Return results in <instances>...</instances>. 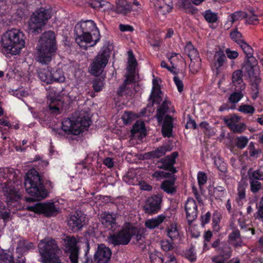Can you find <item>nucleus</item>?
Segmentation results:
<instances>
[{"instance_id":"1","label":"nucleus","mask_w":263,"mask_h":263,"mask_svg":"<svg viewBox=\"0 0 263 263\" xmlns=\"http://www.w3.org/2000/svg\"><path fill=\"white\" fill-rule=\"evenodd\" d=\"M75 40L80 48L86 50L96 45L100 39L99 31L92 20L81 21L75 26Z\"/></svg>"},{"instance_id":"2","label":"nucleus","mask_w":263,"mask_h":263,"mask_svg":"<svg viewBox=\"0 0 263 263\" xmlns=\"http://www.w3.org/2000/svg\"><path fill=\"white\" fill-rule=\"evenodd\" d=\"M24 185L27 193L32 196L26 198L27 201L41 200L47 196L48 193L42 182L41 177L35 169H31L27 173Z\"/></svg>"},{"instance_id":"3","label":"nucleus","mask_w":263,"mask_h":263,"mask_svg":"<svg viewBox=\"0 0 263 263\" xmlns=\"http://www.w3.org/2000/svg\"><path fill=\"white\" fill-rule=\"evenodd\" d=\"M36 49V60L42 64H48L51 61L57 49L54 33L49 31L42 34Z\"/></svg>"},{"instance_id":"4","label":"nucleus","mask_w":263,"mask_h":263,"mask_svg":"<svg viewBox=\"0 0 263 263\" xmlns=\"http://www.w3.org/2000/svg\"><path fill=\"white\" fill-rule=\"evenodd\" d=\"M1 43L7 53L16 55L25 46L24 34L16 29L8 30L3 35Z\"/></svg>"},{"instance_id":"5","label":"nucleus","mask_w":263,"mask_h":263,"mask_svg":"<svg viewBox=\"0 0 263 263\" xmlns=\"http://www.w3.org/2000/svg\"><path fill=\"white\" fill-rule=\"evenodd\" d=\"M38 248L43 263H61L58 256L60 250L52 238L46 237L40 240Z\"/></svg>"},{"instance_id":"6","label":"nucleus","mask_w":263,"mask_h":263,"mask_svg":"<svg viewBox=\"0 0 263 263\" xmlns=\"http://www.w3.org/2000/svg\"><path fill=\"white\" fill-rule=\"evenodd\" d=\"M250 62H244L242 69L245 76L249 78L253 98L256 99L259 93V85L261 82L260 72L256 59H251Z\"/></svg>"},{"instance_id":"7","label":"nucleus","mask_w":263,"mask_h":263,"mask_svg":"<svg viewBox=\"0 0 263 263\" xmlns=\"http://www.w3.org/2000/svg\"><path fill=\"white\" fill-rule=\"evenodd\" d=\"M128 55L127 73L125 76L126 79L117 91V94L120 96L124 95L130 96L132 95L133 83L135 81L137 61L132 51H128Z\"/></svg>"},{"instance_id":"8","label":"nucleus","mask_w":263,"mask_h":263,"mask_svg":"<svg viewBox=\"0 0 263 263\" xmlns=\"http://www.w3.org/2000/svg\"><path fill=\"white\" fill-rule=\"evenodd\" d=\"M50 11L41 8L33 13L28 23V31L29 33L39 34L48 20L51 17Z\"/></svg>"},{"instance_id":"9","label":"nucleus","mask_w":263,"mask_h":263,"mask_svg":"<svg viewBox=\"0 0 263 263\" xmlns=\"http://www.w3.org/2000/svg\"><path fill=\"white\" fill-rule=\"evenodd\" d=\"M90 120L88 117H78L75 120L65 119L62 123V129L67 134L78 135L90 125Z\"/></svg>"},{"instance_id":"10","label":"nucleus","mask_w":263,"mask_h":263,"mask_svg":"<svg viewBox=\"0 0 263 263\" xmlns=\"http://www.w3.org/2000/svg\"><path fill=\"white\" fill-rule=\"evenodd\" d=\"M110 49L103 46L90 65V72L94 76L99 75L108 63L110 57Z\"/></svg>"},{"instance_id":"11","label":"nucleus","mask_w":263,"mask_h":263,"mask_svg":"<svg viewBox=\"0 0 263 263\" xmlns=\"http://www.w3.org/2000/svg\"><path fill=\"white\" fill-rule=\"evenodd\" d=\"M11 176H13L14 175L13 174H11L9 176L7 175L6 177H3V179H2V178H0L1 188L9 202L17 201L20 198L18 189H16L13 185L10 178Z\"/></svg>"},{"instance_id":"12","label":"nucleus","mask_w":263,"mask_h":263,"mask_svg":"<svg viewBox=\"0 0 263 263\" xmlns=\"http://www.w3.org/2000/svg\"><path fill=\"white\" fill-rule=\"evenodd\" d=\"M62 240L65 252L69 254L71 263H78L79 255V240L73 236H65Z\"/></svg>"},{"instance_id":"13","label":"nucleus","mask_w":263,"mask_h":263,"mask_svg":"<svg viewBox=\"0 0 263 263\" xmlns=\"http://www.w3.org/2000/svg\"><path fill=\"white\" fill-rule=\"evenodd\" d=\"M27 209L35 213L43 214L47 217L54 216L60 212V209L58 205L51 202L37 203L34 205L29 206L27 207Z\"/></svg>"},{"instance_id":"14","label":"nucleus","mask_w":263,"mask_h":263,"mask_svg":"<svg viewBox=\"0 0 263 263\" xmlns=\"http://www.w3.org/2000/svg\"><path fill=\"white\" fill-rule=\"evenodd\" d=\"M118 217V215L116 213L105 212L101 214L100 220L105 229L113 232L119 227L116 222Z\"/></svg>"},{"instance_id":"15","label":"nucleus","mask_w":263,"mask_h":263,"mask_svg":"<svg viewBox=\"0 0 263 263\" xmlns=\"http://www.w3.org/2000/svg\"><path fill=\"white\" fill-rule=\"evenodd\" d=\"M112 252L111 250L104 244L98 245L94 255L96 263H110Z\"/></svg>"},{"instance_id":"16","label":"nucleus","mask_w":263,"mask_h":263,"mask_svg":"<svg viewBox=\"0 0 263 263\" xmlns=\"http://www.w3.org/2000/svg\"><path fill=\"white\" fill-rule=\"evenodd\" d=\"M130 240L129 229H125L120 231L117 234L110 235L108 237V241L114 246L125 245Z\"/></svg>"},{"instance_id":"17","label":"nucleus","mask_w":263,"mask_h":263,"mask_svg":"<svg viewBox=\"0 0 263 263\" xmlns=\"http://www.w3.org/2000/svg\"><path fill=\"white\" fill-rule=\"evenodd\" d=\"M85 216L81 211H77L71 214L68 220V225L70 230L76 231L80 230L85 224Z\"/></svg>"},{"instance_id":"18","label":"nucleus","mask_w":263,"mask_h":263,"mask_svg":"<svg viewBox=\"0 0 263 263\" xmlns=\"http://www.w3.org/2000/svg\"><path fill=\"white\" fill-rule=\"evenodd\" d=\"M162 197L160 195H155L149 197L144 206L145 212L149 214H155L160 209Z\"/></svg>"},{"instance_id":"19","label":"nucleus","mask_w":263,"mask_h":263,"mask_svg":"<svg viewBox=\"0 0 263 263\" xmlns=\"http://www.w3.org/2000/svg\"><path fill=\"white\" fill-rule=\"evenodd\" d=\"M156 14L159 17H163L172 9V0H153Z\"/></svg>"},{"instance_id":"20","label":"nucleus","mask_w":263,"mask_h":263,"mask_svg":"<svg viewBox=\"0 0 263 263\" xmlns=\"http://www.w3.org/2000/svg\"><path fill=\"white\" fill-rule=\"evenodd\" d=\"M178 156L177 152H173L171 155H168L159 160L157 163V167L160 169H163L175 173L177 172L174 167L175 163V159Z\"/></svg>"},{"instance_id":"21","label":"nucleus","mask_w":263,"mask_h":263,"mask_svg":"<svg viewBox=\"0 0 263 263\" xmlns=\"http://www.w3.org/2000/svg\"><path fill=\"white\" fill-rule=\"evenodd\" d=\"M185 210L187 222L190 224L197 217V205L195 200L189 198L185 204Z\"/></svg>"},{"instance_id":"22","label":"nucleus","mask_w":263,"mask_h":263,"mask_svg":"<svg viewBox=\"0 0 263 263\" xmlns=\"http://www.w3.org/2000/svg\"><path fill=\"white\" fill-rule=\"evenodd\" d=\"M153 87L150 99L153 103L160 104L162 101V92L160 90V86L159 85V81L157 79H154L153 80Z\"/></svg>"},{"instance_id":"23","label":"nucleus","mask_w":263,"mask_h":263,"mask_svg":"<svg viewBox=\"0 0 263 263\" xmlns=\"http://www.w3.org/2000/svg\"><path fill=\"white\" fill-rule=\"evenodd\" d=\"M173 123L174 119L171 116L166 115L164 117L162 126V133L164 137H170L172 136Z\"/></svg>"},{"instance_id":"24","label":"nucleus","mask_w":263,"mask_h":263,"mask_svg":"<svg viewBox=\"0 0 263 263\" xmlns=\"http://www.w3.org/2000/svg\"><path fill=\"white\" fill-rule=\"evenodd\" d=\"M242 70H237L232 74V83L235 86L236 90H243L246 88V84L242 80Z\"/></svg>"},{"instance_id":"25","label":"nucleus","mask_w":263,"mask_h":263,"mask_svg":"<svg viewBox=\"0 0 263 263\" xmlns=\"http://www.w3.org/2000/svg\"><path fill=\"white\" fill-rule=\"evenodd\" d=\"M226 60L227 58L223 51L218 50L215 52L212 64L213 66L216 69L217 73L219 72V69L223 65Z\"/></svg>"},{"instance_id":"26","label":"nucleus","mask_w":263,"mask_h":263,"mask_svg":"<svg viewBox=\"0 0 263 263\" xmlns=\"http://www.w3.org/2000/svg\"><path fill=\"white\" fill-rule=\"evenodd\" d=\"M132 11V5L126 0H118L115 11L119 14L126 15Z\"/></svg>"},{"instance_id":"27","label":"nucleus","mask_w":263,"mask_h":263,"mask_svg":"<svg viewBox=\"0 0 263 263\" xmlns=\"http://www.w3.org/2000/svg\"><path fill=\"white\" fill-rule=\"evenodd\" d=\"M167 217L164 214H161L155 218L147 219L145 221V226L150 229H154L158 227L163 222L166 220Z\"/></svg>"},{"instance_id":"28","label":"nucleus","mask_w":263,"mask_h":263,"mask_svg":"<svg viewBox=\"0 0 263 263\" xmlns=\"http://www.w3.org/2000/svg\"><path fill=\"white\" fill-rule=\"evenodd\" d=\"M38 76L40 79L47 84L52 83V71L49 67L46 68H41L38 71Z\"/></svg>"},{"instance_id":"29","label":"nucleus","mask_w":263,"mask_h":263,"mask_svg":"<svg viewBox=\"0 0 263 263\" xmlns=\"http://www.w3.org/2000/svg\"><path fill=\"white\" fill-rule=\"evenodd\" d=\"M170 105L171 103L167 100H165L161 106L157 110L156 117L159 123L162 122L163 116L169 110Z\"/></svg>"},{"instance_id":"30","label":"nucleus","mask_w":263,"mask_h":263,"mask_svg":"<svg viewBox=\"0 0 263 263\" xmlns=\"http://www.w3.org/2000/svg\"><path fill=\"white\" fill-rule=\"evenodd\" d=\"M239 45L243 50V52L246 55V60L244 62H250V61L252 60V58L255 59L253 56V50L252 48L249 45H248L246 42H245L244 41L243 42H240V44Z\"/></svg>"},{"instance_id":"31","label":"nucleus","mask_w":263,"mask_h":263,"mask_svg":"<svg viewBox=\"0 0 263 263\" xmlns=\"http://www.w3.org/2000/svg\"><path fill=\"white\" fill-rule=\"evenodd\" d=\"M175 178L171 180L164 181L161 185V188L168 194H173L176 192V187L174 186Z\"/></svg>"},{"instance_id":"32","label":"nucleus","mask_w":263,"mask_h":263,"mask_svg":"<svg viewBox=\"0 0 263 263\" xmlns=\"http://www.w3.org/2000/svg\"><path fill=\"white\" fill-rule=\"evenodd\" d=\"M33 248L34 246L32 242L22 239L18 241L16 250L21 253H24Z\"/></svg>"},{"instance_id":"33","label":"nucleus","mask_w":263,"mask_h":263,"mask_svg":"<svg viewBox=\"0 0 263 263\" xmlns=\"http://www.w3.org/2000/svg\"><path fill=\"white\" fill-rule=\"evenodd\" d=\"M184 52L189 56L191 60H194L196 58H199L198 51L190 42L186 43L184 47Z\"/></svg>"},{"instance_id":"34","label":"nucleus","mask_w":263,"mask_h":263,"mask_svg":"<svg viewBox=\"0 0 263 263\" xmlns=\"http://www.w3.org/2000/svg\"><path fill=\"white\" fill-rule=\"evenodd\" d=\"M217 252L219 253L220 257L229 259L231 256L232 250L227 243L224 242L221 244V247L218 249Z\"/></svg>"},{"instance_id":"35","label":"nucleus","mask_w":263,"mask_h":263,"mask_svg":"<svg viewBox=\"0 0 263 263\" xmlns=\"http://www.w3.org/2000/svg\"><path fill=\"white\" fill-rule=\"evenodd\" d=\"M8 263H24L23 259L16 260L14 261L13 257L11 254H8L4 251H0V261Z\"/></svg>"},{"instance_id":"36","label":"nucleus","mask_w":263,"mask_h":263,"mask_svg":"<svg viewBox=\"0 0 263 263\" xmlns=\"http://www.w3.org/2000/svg\"><path fill=\"white\" fill-rule=\"evenodd\" d=\"M145 132L144 125L142 122H137L133 126L131 134L134 137L139 136Z\"/></svg>"},{"instance_id":"37","label":"nucleus","mask_w":263,"mask_h":263,"mask_svg":"<svg viewBox=\"0 0 263 263\" xmlns=\"http://www.w3.org/2000/svg\"><path fill=\"white\" fill-rule=\"evenodd\" d=\"M47 104L48 107L51 113L58 114L59 111L60 102L55 99L53 98H47Z\"/></svg>"},{"instance_id":"38","label":"nucleus","mask_w":263,"mask_h":263,"mask_svg":"<svg viewBox=\"0 0 263 263\" xmlns=\"http://www.w3.org/2000/svg\"><path fill=\"white\" fill-rule=\"evenodd\" d=\"M248 176L249 180L263 181V172L259 170L253 171L251 168L249 169Z\"/></svg>"},{"instance_id":"39","label":"nucleus","mask_w":263,"mask_h":263,"mask_svg":"<svg viewBox=\"0 0 263 263\" xmlns=\"http://www.w3.org/2000/svg\"><path fill=\"white\" fill-rule=\"evenodd\" d=\"M52 83L53 82L62 83L65 81V77L64 72L61 69H58L52 71Z\"/></svg>"},{"instance_id":"40","label":"nucleus","mask_w":263,"mask_h":263,"mask_svg":"<svg viewBox=\"0 0 263 263\" xmlns=\"http://www.w3.org/2000/svg\"><path fill=\"white\" fill-rule=\"evenodd\" d=\"M200 67L201 59L200 58H196L194 60H191L189 68L192 73H196L199 70Z\"/></svg>"},{"instance_id":"41","label":"nucleus","mask_w":263,"mask_h":263,"mask_svg":"<svg viewBox=\"0 0 263 263\" xmlns=\"http://www.w3.org/2000/svg\"><path fill=\"white\" fill-rule=\"evenodd\" d=\"M130 239L133 237L137 241L142 240L144 238L143 230H138L135 228L129 229Z\"/></svg>"},{"instance_id":"42","label":"nucleus","mask_w":263,"mask_h":263,"mask_svg":"<svg viewBox=\"0 0 263 263\" xmlns=\"http://www.w3.org/2000/svg\"><path fill=\"white\" fill-rule=\"evenodd\" d=\"M240 117L235 115H232L227 118L224 119V122L231 129L235 125L239 123L240 121Z\"/></svg>"},{"instance_id":"43","label":"nucleus","mask_w":263,"mask_h":263,"mask_svg":"<svg viewBox=\"0 0 263 263\" xmlns=\"http://www.w3.org/2000/svg\"><path fill=\"white\" fill-rule=\"evenodd\" d=\"M167 235L172 240L178 238L179 232L175 224H172L167 228Z\"/></svg>"},{"instance_id":"44","label":"nucleus","mask_w":263,"mask_h":263,"mask_svg":"<svg viewBox=\"0 0 263 263\" xmlns=\"http://www.w3.org/2000/svg\"><path fill=\"white\" fill-rule=\"evenodd\" d=\"M162 254L158 251H155L149 254V258L152 263H162L164 259L162 258Z\"/></svg>"},{"instance_id":"45","label":"nucleus","mask_w":263,"mask_h":263,"mask_svg":"<svg viewBox=\"0 0 263 263\" xmlns=\"http://www.w3.org/2000/svg\"><path fill=\"white\" fill-rule=\"evenodd\" d=\"M242 90H236L233 92L229 98V102L231 103H237L243 96Z\"/></svg>"},{"instance_id":"46","label":"nucleus","mask_w":263,"mask_h":263,"mask_svg":"<svg viewBox=\"0 0 263 263\" xmlns=\"http://www.w3.org/2000/svg\"><path fill=\"white\" fill-rule=\"evenodd\" d=\"M204 17L209 23H214L218 18L217 13L212 12L211 10H208L204 12Z\"/></svg>"},{"instance_id":"47","label":"nucleus","mask_w":263,"mask_h":263,"mask_svg":"<svg viewBox=\"0 0 263 263\" xmlns=\"http://www.w3.org/2000/svg\"><path fill=\"white\" fill-rule=\"evenodd\" d=\"M249 139L247 137L240 136L237 137L236 141V146L239 149L244 148L247 145Z\"/></svg>"},{"instance_id":"48","label":"nucleus","mask_w":263,"mask_h":263,"mask_svg":"<svg viewBox=\"0 0 263 263\" xmlns=\"http://www.w3.org/2000/svg\"><path fill=\"white\" fill-rule=\"evenodd\" d=\"M166 152V148L165 146H161L156 150L151 152V155L153 158H159L163 156Z\"/></svg>"},{"instance_id":"49","label":"nucleus","mask_w":263,"mask_h":263,"mask_svg":"<svg viewBox=\"0 0 263 263\" xmlns=\"http://www.w3.org/2000/svg\"><path fill=\"white\" fill-rule=\"evenodd\" d=\"M213 194L216 198L220 199L226 195V191L223 187L217 186L214 189Z\"/></svg>"},{"instance_id":"50","label":"nucleus","mask_w":263,"mask_h":263,"mask_svg":"<svg viewBox=\"0 0 263 263\" xmlns=\"http://www.w3.org/2000/svg\"><path fill=\"white\" fill-rule=\"evenodd\" d=\"M250 190L253 193H257L261 189V184L258 181L249 180Z\"/></svg>"},{"instance_id":"51","label":"nucleus","mask_w":263,"mask_h":263,"mask_svg":"<svg viewBox=\"0 0 263 263\" xmlns=\"http://www.w3.org/2000/svg\"><path fill=\"white\" fill-rule=\"evenodd\" d=\"M247 22L249 24H255L258 21V16L255 14L253 10L250 11V14H246Z\"/></svg>"},{"instance_id":"52","label":"nucleus","mask_w":263,"mask_h":263,"mask_svg":"<svg viewBox=\"0 0 263 263\" xmlns=\"http://www.w3.org/2000/svg\"><path fill=\"white\" fill-rule=\"evenodd\" d=\"M104 86L103 81L101 79H96L92 82V87L95 91H99Z\"/></svg>"},{"instance_id":"53","label":"nucleus","mask_w":263,"mask_h":263,"mask_svg":"<svg viewBox=\"0 0 263 263\" xmlns=\"http://www.w3.org/2000/svg\"><path fill=\"white\" fill-rule=\"evenodd\" d=\"M248 149L251 157H258V155L261 153L260 149H255L254 143L253 142L250 143Z\"/></svg>"},{"instance_id":"54","label":"nucleus","mask_w":263,"mask_h":263,"mask_svg":"<svg viewBox=\"0 0 263 263\" xmlns=\"http://www.w3.org/2000/svg\"><path fill=\"white\" fill-rule=\"evenodd\" d=\"M246 13L243 12H236L231 15V22L233 23L238 20L246 17Z\"/></svg>"},{"instance_id":"55","label":"nucleus","mask_w":263,"mask_h":263,"mask_svg":"<svg viewBox=\"0 0 263 263\" xmlns=\"http://www.w3.org/2000/svg\"><path fill=\"white\" fill-rule=\"evenodd\" d=\"M231 38L236 42L238 45L240 44V42H243V40L241 39L242 35L240 32L237 30H234L230 33Z\"/></svg>"},{"instance_id":"56","label":"nucleus","mask_w":263,"mask_h":263,"mask_svg":"<svg viewBox=\"0 0 263 263\" xmlns=\"http://www.w3.org/2000/svg\"><path fill=\"white\" fill-rule=\"evenodd\" d=\"M239 110L245 114H253L255 111V108L251 105H243L239 106Z\"/></svg>"},{"instance_id":"57","label":"nucleus","mask_w":263,"mask_h":263,"mask_svg":"<svg viewBox=\"0 0 263 263\" xmlns=\"http://www.w3.org/2000/svg\"><path fill=\"white\" fill-rule=\"evenodd\" d=\"M237 195L238 198L237 200L238 201L239 200H242L246 197V188L244 185L239 184L237 187Z\"/></svg>"},{"instance_id":"58","label":"nucleus","mask_w":263,"mask_h":263,"mask_svg":"<svg viewBox=\"0 0 263 263\" xmlns=\"http://www.w3.org/2000/svg\"><path fill=\"white\" fill-rule=\"evenodd\" d=\"M184 254L185 257L191 261H195L196 259V253L193 248L187 250Z\"/></svg>"},{"instance_id":"59","label":"nucleus","mask_w":263,"mask_h":263,"mask_svg":"<svg viewBox=\"0 0 263 263\" xmlns=\"http://www.w3.org/2000/svg\"><path fill=\"white\" fill-rule=\"evenodd\" d=\"M246 128L245 124L242 123H238L233 127H231V130L234 133H241L243 132Z\"/></svg>"},{"instance_id":"60","label":"nucleus","mask_w":263,"mask_h":263,"mask_svg":"<svg viewBox=\"0 0 263 263\" xmlns=\"http://www.w3.org/2000/svg\"><path fill=\"white\" fill-rule=\"evenodd\" d=\"M215 164L220 171L224 172L227 170L226 164L220 159H216L215 160Z\"/></svg>"},{"instance_id":"61","label":"nucleus","mask_w":263,"mask_h":263,"mask_svg":"<svg viewBox=\"0 0 263 263\" xmlns=\"http://www.w3.org/2000/svg\"><path fill=\"white\" fill-rule=\"evenodd\" d=\"M161 248L165 251L171 250L173 248V245L168 240H162L160 242Z\"/></svg>"},{"instance_id":"62","label":"nucleus","mask_w":263,"mask_h":263,"mask_svg":"<svg viewBox=\"0 0 263 263\" xmlns=\"http://www.w3.org/2000/svg\"><path fill=\"white\" fill-rule=\"evenodd\" d=\"M197 179L199 185L201 186V185L206 183L207 177L205 173L203 172H199L197 176Z\"/></svg>"},{"instance_id":"63","label":"nucleus","mask_w":263,"mask_h":263,"mask_svg":"<svg viewBox=\"0 0 263 263\" xmlns=\"http://www.w3.org/2000/svg\"><path fill=\"white\" fill-rule=\"evenodd\" d=\"M226 53L230 59H235L238 56V53L235 50H232L229 48L226 50Z\"/></svg>"},{"instance_id":"64","label":"nucleus","mask_w":263,"mask_h":263,"mask_svg":"<svg viewBox=\"0 0 263 263\" xmlns=\"http://www.w3.org/2000/svg\"><path fill=\"white\" fill-rule=\"evenodd\" d=\"M164 258L166 259L165 263H177L175 256L173 254L166 253Z\"/></svg>"}]
</instances>
